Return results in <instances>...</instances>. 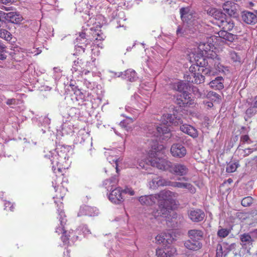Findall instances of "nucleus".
I'll list each match as a JSON object with an SVG mask.
<instances>
[{"instance_id":"nucleus-1","label":"nucleus","mask_w":257,"mask_h":257,"mask_svg":"<svg viewBox=\"0 0 257 257\" xmlns=\"http://www.w3.org/2000/svg\"><path fill=\"white\" fill-rule=\"evenodd\" d=\"M236 38V35L225 31L218 32L216 35L211 36L209 38L206 37L204 34H200L198 40L195 42V45L194 44V46L197 47L198 51L201 56L199 59L195 60V64L203 67L207 64L206 58L213 59L217 57L216 53L213 51L214 44L218 42H232Z\"/></svg>"},{"instance_id":"nucleus-51","label":"nucleus","mask_w":257,"mask_h":257,"mask_svg":"<svg viewBox=\"0 0 257 257\" xmlns=\"http://www.w3.org/2000/svg\"><path fill=\"white\" fill-rule=\"evenodd\" d=\"M122 193L128 194L133 196L135 194V191L131 188L126 187L124 189H122Z\"/></svg>"},{"instance_id":"nucleus-47","label":"nucleus","mask_w":257,"mask_h":257,"mask_svg":"<svg viewBox=\"0 0 257 257\" xmlns=\"http://www.w3.org/2000/svg\"><path fill=\"white\" fill-rule=\"evenodd\" d=\"M229 231L226 229H221L218 231V235L221 237H225L228 235Z\"/></svg>"},{"instance_id":"nucleus-34","label":"nucleus","mask_w":257,"mask_h":257,"mask_svg":"<svg viewBox=\"0 0 257 257\" xmlns=\"http://www.w3.org/2000/svg\"><path fill=\"white\" fill-rule=\"evenodd\" d=\"M0 38L10 41L12 39V34L5 29H0Z\"/></svg>"},{"instance_id":"nucleus-16","label":"nucleus","mask_w":257,"mask_h":257,"mask_svg":"<svg viewBox=\"0 0 257 257\" xmlns=\"http://www.w3.org/2000/svg\"><path fill=\"white\" fill-rule=\"evenodd\" d=\"M229 58L231 64L235 66H240L243 62V56L240 53L230 51Z\"/></svg>"},{"instance_id":"nucleus-12","label":"nucleus","mask_w":257,"mask_h":257,"mask_svg":"<svg viewBox=\"0 0 257 257\" xmlns=\"http://www.w3.org/2000/svg\"><path fill=\"white\" fill-rule=\"evenodd\" d=\"M180 13L184 26L186 24L188 28L191 27L193 25V13L189 12L188 8H182L180 10Z\"/></svg>"},{"instance_id":"nucleus-18","label":"nucleus","mask_w":257,"mask_h":257,"mask_svg":"<svg viewBox=\"0 0 257 257\" xmlns=\"http://www.w3.org/2000/svg\"><path fill=\"white\" fill-rule=\"evenodd\" d=\"M243 22L247 24L253 25L257 22V17L255 13L249 11H244L242 13Z\"/></svg>"},{"instance_id":"nucleus-3","label":"nucleus","mask_w":257,"mask_h":257,"mask_svg":"<svg viewBox=\"0 0 257 257\" xmlns=\"http://www.w3.org/2000/svg\"><path fill=\"white\" fill-rule=\"evenodd\" d=\"M70 147L68 146L58 145L53 151H50L45 155V158L50 160L52 169L55 171L58 169L60 171L61 168H65L67 166V161L69 158L68 153Z\"/></svg>"},{"instance_id":"nucleus-44","label":"nucleus","mask_w":257,"mask_h":257,"mask_svg":"<svg viewBox=\"0 0 257 257\" xmlns=\"http://www.w3.org/2000/svg\"><path fill=\"white\" fill-rule=\"evenodd\" d=\"M19 17V15H17L13 12L8 13L6 14V20L11 21L12 23H14V20H16L15 17Z\"/></svg>"},{"instance_id":"nucleus-58","label":"nucleus","mask_w":257,"mask_h":257,"mask_svg":"<svg viewBox=\"0 0 257 257\" xmlns=\"http://www.w3.org/2000/svg\"><path fill=\"white\" fill-rule=\"evenodd\" d=\"M251 106L257 108V96H256L250 103Z\"/></svg>"},{"instance_id":"nucleus-10","label":"nucleus","mask_w":257,"mask_h":257,"mask_svg":"<svg viewBox=\"0 0 257 257\" xmlns=\"http://www.w3.org/2000/svg\"><path fill=\"white\" fill-rule=\"evenodd\" d=\"M157 197L158 199H162L163 200L162 203L166 202V204L174 205L175 204V199L176 197V194L169 191L164 190L161 191L159 194H157Z\"/></svg>"},{"instance_id":"nucleus-6","label":"nucleus","mask_w":257,"mask_h":257,"mask_svg":"<svg viewBox=\"0 0 257 257\" xmlns=\"http://www.w3.org/2000/svg\"><path fill=\"white\" fill-rule=\"evenodd\" d=\"M161 152L156 148L150 150V165L162 170H170L171 162L160 156Z\"/></svg>"},{"instance_id":"nucleus-56","label":"nucleus","mask_w":257,"mask_h":257,"mask_svg":"<svg viewBox=\"0 0 257 257\" xmlns=\"http://www.w3.org/2000/svg\"><path fill=\"white\" fill-rule=\"evenodd\" d=\"M250 233L252 239H257V229L250 231Z\"/></svg>"},{"instance_id":"nucleus-27","label":"nucleus","mask_w":257,"mask_h":257,"mask_svg":"<svg viewBox=\"0 0 257 257\" xmlns=\"http://www.w3.org/2000/svg\"><path fill=\"white\" fill-rule=\"evenodd\" d=\"M208 99H211L212 101L219 103L221 100V97L220 95L216 92L210 91L206 94V96Z\"/></svg>"},{"instance_id":"nucleus-54","label":"nucleus","mask_w":257,"mask_h":257,"mask_svg":"<svg viewBox=\"0 0 257 257\" xmlns=\"http://www.w3.org/2000/svg\"><path fill=\"white\" fill-rule=\"evenodd\" d=\"M203 232L200 230L194 229V238L201 237L203 235Z\"/></svg>"},{"instance_id":"nucleus-50","label":"nucleus","mask_w":257,"mask_h":257,"mask_svg":"<svg viewBox=\"0 0 257 257\" xmlns=\"http://www.w3.org/2000/svg\"><path fill=\"white\" fill-rule=\"evenodd\" d=\"M14 207L13 204L9 201L5 203V209L6 210L13 211Z\"/></svg>"},{"instance_id":"nucleus-52","label":"nucleus","mask_w":257,"mask_h":257,"mask_svg":"<svg viewBox=\"0 0 257 257\" xmlns=\"http://www.w3.org/2000/svg\"><path fill=\"white\" fill-rule=\"evenodd\" d=\"M103 185L107 191H110V182L109 179H106L103 181Z\"/></svg>"},{"instance_id":"nucleus-49","label":"nucleus","mask_w":257,"mask_h":257,"mask_svg":"<svg viewBox=\"0 0 257 257\" xmlns=\"http://www.w3.org/2000/svg\"><path fill=\"white\" fill-rule=\"evenodd\" d=\"M254 108V107H252L250 106L248 108L246 109L245 112L246 114L248 115V117H251L256 112Z\"/></svg>"},{"instance_id":"nucleus-14","label":"nucleus","mask_w":257,"mask_h":257,"mask_svg":"<svg viewBox=\"0 0 257 257\" xmlns=\"http://www.w3.org/2000/svg\"><path fill=\"white\" fill-rule=\"evenodd\" d=\"M170 182L162 178L161 176H155L149 182V188L156 189L160 186L170 185Z\"/></svg>"},{"instance_id":"nucleus-37","label":"nucleus","mask_w":257,"mask_h":257,"mask_svg":"<svg viewBox=\"0 0 257 257\" xmlns=\"http://www.w3.org/2000/svg\"><path fill=\"white\" fill-rule=\"evenodd\" d=\"M109 179L110 182V191L118 187V179L117 175H114Z\"/></svg>"},{"instance_id":"nucleus-46","label":"nucleus","mask_w":257,"mask_h":257,"mask_svg":"<svg viewBox=\"0 0 257 257\" xmlns=\"http://www.w3.org/2000/svg\"><path fill=\"white\" fill-rule=\"evenodd\" d=\"M240 141L243 144L247 143L248 144H250L252 143V141L250 139L249 136L247 135L241 136Z\"/></svg>"},{"instance_id":"nucleus-33","label":"nucleus","mask_w":257,"mask_h":257,"mask_svg":"<svg viewBox=\"0 0 257 257\" xmlns=\"http://www.w3.org/2000/svg\"><path fill=\"white\" fill-rule=\"evenodd\" d=\"M171 186L181 188H188L191 189L192 185L190 184L187 183H182L179 182H173L171 183Z\"/></svg>"},{"instance_id":"nucleus-7","label":"nucleus","mask_w":257,"mask_h":257,"mask_svg":"<svg viewBox=\"0 0 257 257\" xmlns=\"http://www.w3.org/2000/svg\"><path fill=\"white\" fill-rule=\"evenodd\" d=\"M57 211L61 226H59L56 228L55 232L58 233L59 234L60 233H62V235L61 236V240L62 241H67L70 239V232H68L64 229V226L67 222L66 216L64 212L62 209L60 208V207L57 209Z\"/></svg>"},{"instance_id":"nucleus-57","label":"nucleus","mask_w":257,"mask_h":257,"mask_svg":"<svg viewBox=\"0 0 257 257\" xmlns=\"http://www.w3.org/2000/svg\"><path fill=\"white\" fill-rule=\"evenodd\" d=\"M184 245L187 248L190 250H192L193 248V242H185Z\"/></svg>"},{"instance_id":"nucleus-8","label":"nucleus","mask_w":257,"mask_h":257,"mask_svg":"<svg viewBox=\"0 0 257 257\" xmlns=\"http://www.w3.org/2000/svg\"><path fill=\"white\" fill-rule=\"evenodd\" d=\"M161 243V242H159ZM162 247L156 249V254L158 257H172L177 253L176 249L172 246L170 242H161Z\"/></svg>"},{"instance_id":"nucleus-43","label":"nucleus","mask_w":257,"mask_h":257,"mask_svg":"<svg viewBox=\"0 0 257 257\" xmlns=\"http://www.w3.org/2000/svg\"><path fill=\"white\" fill-rule=\"evenodd\" d=\"M75 94L76 95V99L77 100H81L82 102L86 101L87 100V98L86 96L80 90H78L75 91Z\"/></svg>"},{"instance_id":"nucleus-21","label":"nucleus","mask_w":257,"mask_h":257,"mask_svg":"<svg viewBox=\"0 0 257 257\" xmlns=\"http://www.w3.org/2000/svg\"><path fill=\"white\" fill-rule=\"evenodd\" d=\"M170 171L173 172L175 174L179 175H185L188 172L187 168L184 165L177 164L173 166L171 164V167Z\"/></svg>"},{"instance_id":"nucleus-63","label":"nucleus","mask_w":257,"mask_h":257,"mask_svg":"<svg viewBox=\"0 0 257 257\" xmlns=\"http://www.w3.org/2000/svg\"><path fill=\"white\" fill-rule=\"evenodd\" d=\"M202 72H204V74H210L211 72L210 71L209 69H207V68H205V69H204L203 68H202Z\"/></svg>"},{"instance_id":"nucleus-39","label":"nucleus","mask_w":257,"mask_h":257,"mask_svg":"<svg viewBox=\"0 0 257 257\" xmlns=\"http://www.w3.org/2000/svg\"><path fill=\"white\" fill-rule=\"evenodd\" d=\"M205 77L199 73H194V81L196 84H201L204 82Z\"/></svg>"},{"instance_id":"nucleus-53","label":"nucleus","mask_w":257,"mask_h":257,"mask_svg":"<svg viewBox=\"0 0 257 257\" xmlns=\"http://www.w3.org/2000/svg\"><path fill=\"white\" fill-rule=\"evenodd\" d=\"M186 54V59L189 61L190 63L192 62L191 57L190 55L192 53V49L188 48L186 51L185 52Z\"/></svg>"},{"instance_id":"nucleus-60","label":"nucleus","mask_w":257,"mask_h":257,"mask_svg":"<svg viewBox=\"0 0 257 257\" xmlns=\"http://www.w3.org/2000/svg\"><path fill=\"white\" fill-rule=\"evenodd\" d=\"M203 103L208 108H211L213 106V103L208 101H204Z\"/></svg>"},{"instance_id":"nucleus-36","label":"nucleus","mask_w":257,"mask_h":257,"mask_svg":"<svg viewBox=\"0 0 257 257\" xmlns=\"http://www.w3.org/2000/svg\"><path fill=\"white\" fill-rule=\"evenodd\" d=\"M134 120L132 118L127 117L125 120H123L121 121L119 123V125L126 130H128L130 128L128 126V124L131 123L133 122Z\"/></svg>"},{"instance_id":"nucleus-28","label":"nucleus","mask_w":257,"mask_h":257,"mask_svg":"<svg viewBox=\"0 0 257 257\" xmlns=\"http://www.w3.org/2000/svg\"><path fill=\"white\" fill-rule=\"evenodd\" d=\"M205 217L204 212L200 209L194 210V221L199 222L203 220Z\"/></svg>"},{"instance_id":"nucleus-17","label":"nucleus","mask_w":257,"mask_h":257,"mask_svg":"<svg viewBox=\"0 0 257 257\" xmlns=\"http://www.w3.org/2000/svg\"><path fill=\"white\" fill-rule=\"evenodd\" d=\"M98 213V210L96 207L89 206H84L80 208L78 215H87L89 216H94L97 215Z\"/></svg>"},{"instance_id":"nucleus-22","label":"nucleus","mask_w":257,"mask_h":257,"mask_svg":"<svg viewBox=\"0 0 257 257\" xmlns=\"http://www.w3.org/2000/svg\"><path fill=\"white\" fill-rule=\"evenodd\" d=\"M224 79L221 76H218L209 83L210 87L215 90H221L224 88Z\"/></svg>"},{"instance_id":"nucleus-48","label":"nucleus","mask_w":257,"mask_h":257,"mask_svg":"<svg viewBox=\"0 0 257 257\" xmlns=\"http://www.w3.org/2000/svg\"><path fill=\"white\" fill-rule=\"evenodd\" d=\"M252 239L250 232L244 233L240 236V241H252Z\"/></svg>"},{"instance_id":"nucleus-42","label":"nucleus","mask_w":257,"mask_h":257,"mask_svg":"<svg viewBox=\"0 0 257 257\" xmlns=\"http://www.w3.org/2000/svg\"><path fill=\"white\" fill-rule=\"evenodd\" d=\"M252 198L250 196L245 197L241 201V205L244 207L249 206L252 203Z\"/></svg>"},{"instance_id":"nucleus-2","label":"nucleus","mask_w":257,"mask_h":257,"mask_svg":"<svg viewBox=\"0 0 257 257\" xmlns=\"http://www.w3.org/2000/svg\"><path fill=\"white\" fill-rule=\"evenodd\" d=\"M162 121L164 123L163 124L157 126L152 124L149 126L148 127V136L161 137L163 135H166L165 137L166 138H170L171 133L170 129L168 127V126H177L182 122L180 117L172 114H164L162 117Z\"/></svg>"},{"instance_id":"nucleus-20","label":"nucleus","mask_w":257,"mask_h":257,"mask_svg":"<svg viewBox=\"0 0 257 257\" xmlns=\"http://www.w3.org/2000/svg\"><path fill=\"white\" fill-rule=\"evenodd\" d=\"M173 231L169 229L162 232L157 235L156 237V241H174L176 240L172 235Z\"/></svg>"},{"instance_id":"nucleus-5","label":"nucleus","mask_w":257,"mask_h":257,"mask_svg":"<svg viewBox=\"0 0 257 257\" xmlns=\"http://www.w3.org/2000/svg\"><path fill=\"white\" fill-rule=\"evenodd\" d=\"M208 14L212 16L216 22V24L221 28L222 31H231L234 27V23L231 19L227 17L225 14L219 10L211 8L208 10Z\"/></svg>"},{"instance_id":"nucleus-25","label":"nucleus","mask_w":257,"mask_h":257,"mask_svg":"<svg viewBox=\"0 0 257 257\" xmlns=\"http://www.w3.org/2000/svg\"><path fill=\"white\" fill-rule=\"evenodd\" d=\"M121 77L130 82L135 81L137 79V76L135 70L132 69H128L122 74Z\"/></svg>"},{"instance_id":"nucleus-4","label":"nucleus","mask_w":257,"mask_h":257,"mask_svg":"<svg viewBox=\"0 0 257 257\" xmlns=\"http://www.w3.org/2000/svg\"><path fill=\"white\" fill-rule=\"evenodd\" d=\"M153 215L155 218L159 216L165 218L168 227L175 228L177 227V213L173 210V205L166 204V202H160L159 209L153 212Z\"/></svg>"},{"instance_id":"nucleus-26","label":"nucleus","mask_w":257,"mask_h":257,"mask_svg":"<svg viewBox=\"0 0 257 257\" xmlns=\"http://www.w3.org/2000/svg\"><path fill=\"white\" fill-rule=\"evenodd\" d=\"M150 150L147 154V157L144 159L138 160V168L147 169L150 165Z\"/></svg>"},{"instance_id":"nucleus-30","label":"nucleus","mask_w":257,"mask_h":257,"mask_svg":"<svg viewBox=\"0 0 257 257\" xmlns=\"http://www.w3.org/2000/svg\"><path fill=\"white\" fill-rule=\"evenodd\" d=\"M227 245L225 242H223L222 244H219L217 245L216 249V257H222L223 255L225 256L227 254V252L225 250L223 251L222 247H225Z\"/></svg>"},{"instance_id":"nucleus-29","label":"nucleus","mask_w":257,"mask_h":257,"mask_svg":"<svg viewBox=\"0 0 257 257\" xmlns=\"http://www.w3.org/2000/svg\"><path fill=\"white\" fill-rule=\"evenodd\" d=\"M206 94L204 90L202 88L199 89L194 86V97L204 98L206 97Z\"/></svg>"},{"instance_id":"nucleus-19","label":"nucleus","mask_w":257,"mask_h":257,"mask_svg":"<svg viewBox=\"0 0 257 257\" xmlns=\"http://www.w3.org/2000/svg\"><path fill=\"white\" fill-rule=\"evenodd\" d=\"M173 88L176 90L182 92L185 99L190 98V96H189L190 94H188L186 91L188 89V86L183 81H178L174 83L173 84Z\"/></svg>"},{"instance_id":"nucleus-40","label":"nucleus","mask_w":257,"mask_h":257,"mask_svg":"<svg viewBox=\"0 0 257 257\" xmlns=\"http://www.w3.org/2000/svg\"><path fill=\"white\" fill-rule=\"evenodd\" d=\"M79 230L83 234L85 237H87L91 234L90 230L88 229L86 225L82 224L79 226Z\"/></svg>"},{"instance_id":"nucleus-38","label":"nucleus","mask_w":257,"mask_h":257,"mask_svg":"<svg viewBox=\"0 0 257 257\" xmlns=\"http://www.w3.org/2000/svg\"><path fill=\"white\" fill-rule=\"evenodd\" d=\"M109 179L110 182V191L118 187V179L117 175H114Z\"/></svg>"},{"instance_id":"nucleus-62","label":"nucleus","mask_w":257,"mask_h":257,"mask_svg":"<svg viewBox=\"0 0 257 257\" xmlns=\"http://www.w3.org/2000/svg\"><path fill=\"white\" fill-rule=\"evenodd\" d=\"M16 20H14V23H18L22 21V17L19 15V17H15Z\"/></svg>"},{"instance_id":"nucleus-64","label":"nucleus","mask_w":257,"mask_h":257,"mask_svg":"<svg viewBox=\"0 0 257 257\" xmlns=\"http://www.w3.org/2000/svg\"><path fill=\"white\" fill-rule=\"evenodd\" d=\"M64 257H70L69 250L67 249L66 251L64 252Z\"/></svg>"},{"instance_id":"nucleus-24","label":"nucleus","mask_w":257,"mask_h":257,"mask_svg":"<svg viewBox=\"0 0 257 257\" xmlns=\"http://www.w3.org/2000/svg\"><path fill=\"white\" fill-rule=\"evenodd\" d=\"M256 150L257 147H255V146L251 148H247L245 149H241L238 148L235 152V153L239 156L240 158H243L248 156L252 152Z\"/></svg>"},{"instance_id":"nucleus-15","label":"nucleus","mask_w":257,"mask_h":257,"mask_svg":"<svg viewBox=\"0 0 257 257\" xmlns=\"http://www.w3.org/2000/svg\"><path fill=\"white\" fill-rule=\"evenodd\" d=\"M158 200L157 195H146L140 196L138 200L143 205L152 206L155 204Z\"/></svg>"},{"instance_id":"nucleus-23","label":"nucleus","mask_w":257,"mask_h":257,"mask_svg":"<svg viewBox=\"0 0 257 257\" xmlns=\"http://www.w3.org/2000/svg\"><path fill=\"white\" fill-rule=\"evenodd\" d=\"M223 11L229 16L235 17L237 14V10L235 6L232 5L230 2L225 3L222 6Z\"/></svg>"},{"instance_id":"nucleus-35","label":"nucleus","mask_w":257,"mask_h":257,"mask_svg":"<svg viewBox=\"0 0 257 257\" xmlns=\"http://www.w3.org/2000/svg\"><path fill=\"white\" fill-rule=\"evenodd\" d=\"M79 63L80 62L78 59L77 61H75L74 62V64L71 69L73 74H74V73L80 74V73L82 72V68L79 65Z\"/></svg>"},{"instance_id":"nucleus-45","label":"nucleus","mask_w":257,"mask_h":257,"mask_svg":"<svg viewBox=\"0 0 257 257\" xmlns=\"http://www.w3.org/2000/svg\"><path fill=\"white\" fill-rule=\"evenodd\" d=\"M176 34L178 36H183L187 35L188 32L186 29H183L180 26H179L176 31Z\"/></svg>"},{"instance_id":"nucleus-55","label":"nucleus","mask_w":257,"mask_h":257,"mask_svg":"<svg viewBox=\"0 0 257 257\" xmlns=\"http://www.w3.org/2000/svg\"><path fill=\"white\" fill-rule=\"evenodd\" d=\"M6 104L8 105L16 104V99L15 98H11L7 100L6 102Z\"/></svg>"},{"instance_id":"nucleus-59","label":"nucleus","mask_w":257,"mask_h":257,"mask_svg":"<svg viewBox=\"0 0 257 257\" xmlns=\"http://www.w3.org/2000/svg\"><path fill=\"white\" fill-rule=\"evenodd\" d=\"M53 69H54V72L56 74H58L57 75L56 77H60V76L61 75V71L60 69H59L57 67H54Z\"/></svg>"},{"instance_id":"nucleus-41","label":"nucleus","mask_w":257,"mask_h":257,"mask_svg":"<svg viewBox=\"0 0 257 257\" xmlns=\"http://www.w3.org/2000/svg\"><path fill=\"white\" fill-rule=\"evenodd\" d=\"M6 52V47L3 43L0 42V60H4L7 58Z\"/></svg>"},{"instance_id":"nucleus-11","label":"nucleus","mask_w":257,"mask_h":257,"mask_svg":"<svg viewBox=\"0 0 257 257\" xmlns=\"http://www.w3.org/2000/svg\"><path fill=\"white\" fill-rule=\"evenodd\" d=\"M75 43L76 50L79 53H84L86 48L90 44V41L86 38L85 33L82 32L80 33L79 36L76 38Z\"/></svg>"},{"instance_id":"nucleus-32","label":"nucleus","mask_w":257,"mask_h":257,"mask_svg":"<svg viewBox=\"0 0 257 257\" xmlns=\"http://www.w3.org/2000/svg\"><path fill=\"white\" fill-rule=\"evenodd\" d=\"M239 166V164L237 162H229L227 165L226 171L227 173H233L236 171Z\"/></svg>"},{"instance_id":"nucleus-31","label":"nucleus","mask_w":257,"mask_h":257,"mask_svg":"<svg viewBox=\"0 0 257 257\" xmlns=\"http://www.w3.org/2000/svg\"><path fill=\"white\" fill-rule=\"evenodd\" d=\"M180 130L184 133H186L191 137H193V126L187 124H183L180 126Z\"/></svg>"},{"instance_id":"nucleus-61","label":"nucleus","mask_w":257,"mask_h":257,"mask_svg":"<svg viewBox=\"0 0 257 257\" xmlns=\"http://www.w3.org/2000/svg\"><path fill=\"white\" fill-rule=\"evenodd\" d=\"M6 14H7V13H6L4 12H2V11H0V21H1V18H4V19H6Z\"/></svg>"},{"instance_id":"nucleus-9","label":"nucleus","mask_w":257,"mask_h":257,"mask_svg":"<svg viewBox=\"0 0 257 257\" xmlns=\"http://www.w3.org/2000/svg\"><path fill=\"white\" fill-rule=\"evenodd\" d=\"M108 198L110 201L115 204H120L124 201L122 195V189L120 187H115L109 191Z\"/></svg>"},{"instance_id":"nucleus-13","label":"nucleus","mask_w":257,"mask_h":257,"mask_svg":"<svg viewBox=\"0 0 257 257\" xmlns=\"http://www.w3.org/2000/svg\"><path fill=\"white\" fill-rule=\"evenodd\" d=\"M170 152L174 157L181 158L186 155L187 151L183 145L174 144L171 147Z\"/></svg>"}]
</instances>
